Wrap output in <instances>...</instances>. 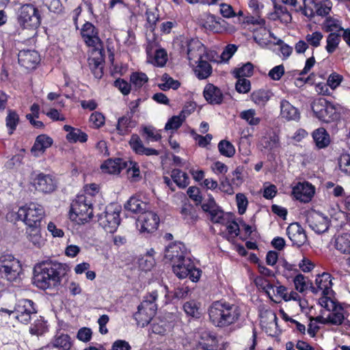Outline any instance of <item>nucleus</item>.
<instances>
[{"label":"nucleus","instance_id":"2f4dec72","mask_svg":"<svg viewBox=\"0 0 350 350\" xmlns=\"http://www.w3.org/2000/svg\"><path fill=\"white\" fill-rule=\"evenodd\" d=\"M146 53H147V62L153 64L154 66H158V67H162L163 66L167 59V55L166 51L163 49H157L154 55H152L151 54V51L149 49V48L146 49Z\"/></svg>","mask_w":350,"mask_h":350},{"label":"nucleus","instance_id":"ddd939ff","mask_svg":"<svg viewBox=\"0 0 350 350\" xmlns=\"http://www.w3.org/2000/svg\"><path fill=\"white\" fill-rule=\"evenodd\" d=\"M159 221L160 219L158 215L155 212L147 209L139 215L136 225L141 234H150L157 229Z\"/></svg>","mask_w":350,"mask_h":350},{"label":"nucleus","instance_id":"49530a36","mask_svg":"<svg viewBox=\"0 0 350 350\" xmlns=\"http://www.w3.org/2000/svg\"><path fill=\"white\" fill-rule=\"evenodd\" d=\"M239 117L250 126H257L261 120L260 118L256 116V111L254 109L242 111Z\"/></svg>","mask_w":350,"mask_h":350},{"label":"nucleus","instance_id":"774afa93","mask_svg":"<svg viewBox=\"0 0 350 350\" xmlns=\"http://www.w3.org/2000/svg\"><path fill=\"white\" fill-rule=\"evenodd\" d=\"M339 167L343 173L350 176V154H343L340 157Z\"/></svg>","mask_w":350,"mask_h":350},{"label":"nucleus","instance_id":"ea45409f","mask_svg":"<svg viewBox=\"0 0 350 350\" xmlns=\"http://www.w3.org/2000/svg\"><path fill=\"white\" fill-rule=\"evenodd\" d=\"M336 249L344 254H350V234L343 233L338 235L335 241Z\"/></svg>","mask_w":350,"mask_h":350},{"label":"nucleus","instance_id":"37998d69","mask_svg":"<svg viewBox=\"0 0 350 350\" xmlns=\"http://www.w3.org/2000/svg\"><path fill=\"white\" fill-rule=\"evenodd\" d=\"M198 65L194 69L197 77L200 79H204L208 77L212 72V68L210 64L203 59L197 62Z\"/></svg>","mask_w":350,"mask_h":350},{"label":"nucleus","instance_id":"680f3d73","mask_svg":"<svg viewBox=\"0 0 350 350\" xmlns=\"http://www.w3.org/2000/svg\"><path fill=\"white\" fill-rule=\"evenodd\" d=\"M254 283L257 287L261 288L269 295L271 294V291L273 292V285L269 282L262 276H258L254 279Z\"/></svg>","mask_w":350,"mask_h":350},{"label":"nucleus","instance_id":"c756f323","mask_svg":"<svg viewBox=\"0 0 350 350\" xmlns=\"http://www.w3.org/2000/svg\"><path fill=\"white\" fill-rule=\"evenodd\" d=\"M129 144L133 150L138 154L152 156L159 155V152L156 149L145 147L137 135H133L131 136Z\"/></svg>","mask_w":350,"mask_h":350},{"label":"nucleus","instance_id":"5701e85b","mask_svg":"<svg viewBox=\"0 0 350 350\" xmlns=\"http://www.w3.org/2000/svg\"><path fill=\"white\" fill-rule=\"evenodd\" d=\"M18 63L27 69H33L40 61L37 51L34 50H22L18 55Z\"/></svg>","mask_w":350,"mask_h":350},{"label":"nucleus","instance_id":"aec40b11","mask_svg":"<svg viewBox=\"0 0 350 350\" xmlns=\"http://www.w3.org/2000/svg\"><path fill=\"white\" fill-rule=\"evenodd\" d=\"M278 318L275 312L271 310L266 311L261 317L260 324L262 328L270 336H277L280 334L278 326Z\"/></svg>","mask_w":350,"mask_h":350},{"label":"nucleus","instance_id":"de8ad7c7","mask_svg":"<svg viewBox=\"0 0 350 350\" xmlns=\"http://www.w3.org/2000/svg\"><path fill=\"white\" fill-rule=\"evenodd\" d=\"M271 37H273V33L265 28H260V29L255 32L254 35V40L261 46H265L271 43Z\"/></svg>","mask_w":350,"mask_h":350},{"label":"nucleus","instance_id":"cd10ccee","mask_svg":"<svg viewBox=\"0 0 350 350\" xmlns=\"http://www.w3.org/2000/svg\"><path fill=\"white\" fill-rule=\"evenodd\" d=\"M203 95L205 100L212 105L221 104L224 98L221 90L211 83H208L204 87Z\"/></svg>","mask_w":350,"mask_h":350},{"label":"nucleus","instance_id":"473e14b6","mask_svg":"<svg viewBox=\"0 0 350 350\" xmlns=\"http://www.w3.org/2000/svg\"><path fill=\"white\" fill-rule=\"evenodd\" d=\"M64 129L68 133L66 139L70 143H76L77 142L84 143L88 140V135L79 129L69 125H64Z\"/></svg>","mask_w":350,"mask_h":350},{"label":"nucleus","instance_id":"20e7f679","mask_svg":"<svg viewBox=\"0 0 350 350\" xmlns=\"http://www.w3.org/2000/svg\"><path fill=\"white\" fill-rule=\"evenodd\" d=\"M92 204L91 195H78L71 204L70 219L77 224L88 222L93 217Z\"/></svg>","mask_w":350,"mask_h":350},{"label":"nucleus","instance_id":"3c124183","mask_svg":"<svg viewBox=\"0 0 350 350\" xmlns=\"http://www.w3.org/2000/svg\"><path fill=\"white\" fill-rule=\"evenodd\" d=\"M340 35L337 33H330L326 38V51L332 54L338 46L340 42Z\"/></svg>","mask_w":350,"mask_h":350},{"label":"nucleus","instance_id":"a18cd8bd","mask_svg":"<svg viewBox=\"0 0 350 350\" xmlns=\"http://www.w3.org/2000/svg\"><path fill=\"white\" fill-rule=\"evenodd\" d=\"M171 177L180 188H185L189 184V178L187 174L180 170H173L171 172Z\"/></svg>","mask_w":350,"mask_h":350},{"label":"nucleus","instance_id":"f257e3e1","mask_svg":"<svg viewBox=\"0 0 350 350\" xmlns=\"http://www.w3.org/2000/svg\"><path fill=\"white\" fill-rule=\"evenodd\" d=\"M65 275L64 265L44 260L35 265L33 283L38 288L46 290L57 286Z\"/></svg>","mask_w":350,"mask_h":350},{"label":"nucleus","instance_id":"6ab92c4d","mask_svg":"<svg viewBox=\"0 0 350 350\" xmlns=\"http://www.w3.org/2000/svg\"><path fill=\"white\" fill-rule=\"evenodd\" d=\"M307 222L310 228L317 234L326 232L329 225L328 217L316 211L312 212L308 215Z\"/></svg>","mask_w":350,"mask_h":350},{"label":"nucleus","instance_id":"c9c22d12","mask_svg":"<svg viewBox=\"0 0 350 350\" xmlns=\"http://www.w3.org/2000/svg\"><path fill=\"white\" fill-rule=\"evenodd\" d=\"M259 143L260 146L268 151H273L280 146L279 137L274 133L263 136Z\"/></svg>","mask_w":350,"mask_h":350},{"label":"nucleus","instance_id":"b1692460","mask_svg":"<svg viewBox=\"0 0 350 350\" xmlns=\"http://www.w3.org/2000/svg\"><path fill=\"white\" fill-rule=\"evenodd\" d=\"M315 284L317 287H314V292L315 293H321L323 296L329 297L332 293V276L328 273H323L319 275L315 280Z\"/></svg>","mask_w":350,"mask_h":350},{"label":"nucleus","instance_id":"9d476101","mask_svg":"<svg viewBox=\"0 0 350 350\" xmlns=\"http://www.w3.org/2000/svg\"><path fill=\"white\" fill-rule=\"evenodd\" d=\"M175 275L180 279L189 278L192 282H197L200 279L201 271L195 267L193 261L190 256L177 261L172 266Z\"/></svg>","mask_w":350,"mask_h":350},{"label":"nucleus","instance_id":"39448f33","mask_svg":"<svg viewBox=\"0 0 350 350\" xmlns=\"http://www.w3.org/2000/svg\"><path fill=\"white\" fill-rule=\"evenodd\" d=\"M157 297V291H153L144 297L142 302L138 306L134 318L139 326L144 327L151 321L157 308L155 303Z\"/></svg>","mask_w":350,"mask_h":350},{"label":"nucleus","instance_id":"79ce46f5","mask_svg":"<svg viewBox=\"0 0 350 350\" xmlns=\"http://www.w3.org/2000/svg\"><path fill=\"white\" fill-rule=\"evenodd\" d=\"M323 29L330 33H335L334 31H340L343 30L342 27V22L338 17L328 16L327 17L322 24Z\"/></svg>","mask_w":350,"mask_h":350},{"label":"nucleus","instance_id":"393cba45","mask_svg":"<svg viewBox=\"0 0 350 350\" xmlns=\"http://www.w3.org/2000/svg\"><path fill=\"white\" fill-rule=\"evenodd\" d=\"M273 6V11L267 14L268 18L271 21H280L283 23H288L291 21L292 17L287 9L282 5L278 4L276 0H271Z\"/></svg>","mask_w":350,"mask_h":350},{"label":"nucleus","instance_id":"58836bf2","mask_svg":"<svg viewBox=\"0 0 350 350\" xmlns=\"http://www.w3.org/2000/svg\"><path fill=\"white\" fill-rule=\"evenodd\" d=\"M135 126V123L132 121L131 116L127 114L118 118L116 130L118 133L121 135L127 134L132 128Z\"/></svg>","mask_w":350,"mask_h":350},{"label":"nucleus","instance_id":"f03ea898","mask_svg":"<svg viewBox=\"0 0 350 350\" xmlns=\"http://www.w3.org/2000/svg\"><path fill=\"white\" fill-rule=\"evenodd\" d=\"M208 317L215 327L226 328L238 322L241 309L237 305L225 301H216L208 308Z\"/></svg>","mask_w":350,"mask_h":350},{"label":"nucleus","instance_id":"6e6d98bb","mask_svg":"<svg viewBox=\"0 0 350 350\" xmlns=\"http://www.w3.org/2000/svg\"><path fill=\"white\" fill-rule=\"evenodd\" d=\"M220 20L213 14H207L204 26L207 30L218 32L220 29Z\"/></svg>","mask_w":350,"mask_h":350},{"label":"nucleus","instance_id":"dca6fc26","mask_svg":"<svg viewBox=\"0 0 350 350\" xmlns=\"http://www.w3.org/2000/svg\"><path fill=\"white\" fill-rule=\"evenodd\" d=\"M189 256V253L186 246L180 242L172 243L165 250L164 257L166 260L170 261L172 266L177 261Z\"/></svg>","mask_w":350,"mask_h":350},{"label":"nucleus","instance_id":"c85d7f7f","mask_svg":"<svg viewBox=\"0 0 350 350\" xmlns=\"http://www.w3.org/2000/svg\"><path fill=\"white\" fill-rule=\"evenodd\" d=\"M280 116L287 121L298 122L300 119L298 109L284 99L280 102Z\"/></svg>","mask_w":350,"mask_h":350},{"label":"nucleus","instance_id":"864d4df0","mask_svg":"<svg viewBox=\"0 0 350 350\" xmlns=\"http://www.w3.org/2000/svg\"><path fill=\"white\" fill-rule=\"evenodd\" d=\"M161 130H157L152 126H146L143 127V133L145 135L146 139L148 142L159 141L161 139Z\"/></svg>","mask_w":350,"mask_h":350},{"label":"nucleus","instance_id":"0e129e2a","mask_svg":"<svg viewBox=\"0 0 350 350\" xmlns=\"http://www.w3.org/2000/svg\"><path fill=\"white\" fill-rule=\"evenodd\" d=\"M306 278L301 274H297L293 279L295 289L299 293L304 292L308 288Z\"/></svg>","mask_w":350,"mask_h":350},{"label":"nucleus","instance_id":"72a5a7b5","mask_svg":"<svg viewBox=\"0 0 350 350\" xmlns=\"http://www.w3.org/2000/svg\"><path fill=\"white\" fill-rule=\"evenodd\" d=\"M124 208L128 211L139 215L147 209H150V206L147 203L135 197H131L125 204Z\"/></svg>","mask_w":350,"mask_h":350},{"label":"nucleus","instance_id":"9b49d317","mask_svg":"<svg viewBox=\"0 0 350 350\" xmlns=\"http://www.w3.org/2000/svg\"><path fill=\"white\" fill-rule=\"evenodd\" d=\"M2 311L8 314H13L14 317L21 323L27 324L31 315L36 313V309L34 307V303L30 299H21L16 304L14 310L2 309Z\"/></svg>","mask_w":350,"mask_h":350},{"label":"nucleus","instance_id":"e433bc0d","mask_svg":"<svg viewBox=\"0 0 350 350\" xmlns=\"http://www.w3.org/2000/svg\"><path fill=\"white\" fill-rule=\"evenodd\" d=\"M312 137L319 148L327 147L330 142L329 135L323 128H319L312 133Z\"/></svg>","mask_w":350,"mask_h":350},{"label":"nucleus","instance_id":"a878e982","mask_svg":"<svg viewBox=\"0 0 350 350\" xmlns=\"http://www.w3.org/2000/svg\"><path fill=\"white\" fill-rule=\"evenodd\" d=\"M53 143V139L49 135H40L36 137L31 152L34 157H40L44 153L47 148L52 146Z\"/></svg>","mask_w":350,"mask_h":350},{"label":"nucleus","instance_id":"bf43d9fd","mask_svg":"<svg viewBox=\"0 0 350 350\" xmlns=\"http://www.w3.org/2000/svg\"><path fill=\"white\" fill-rule=\"evenodd\" d=\"M183 309L187 314L193 317H197L200 314L199 304L194 300L186 302L183 305Z\"/></svg>","mask_w":350,"mask_h":350},{"label":"nucleus","instance_id":"8fccbe9b","mask_svg":"<svg viewBox=\"0 0 350 350\" xmlns=\"http://www.w3.org/2000/svg\"><path fill=\"white\" fill-rule=\"evenodd\" d=\"M52 343L53 347L62 350H69L72 346L70 336L63 334L57 335Z\"/></svg>","mask_w":350,"mask_h":350},{"label":"nucleus","instance_id":"0eeeda50","mask_svg":"<svg viewBox=\"0 0 350 350\" xmlns=\"http://www.w3.org/2000/svg\"><path fill=\"white\" fill-rule=\"evenodd\" d=\"M20 261L8 252H0V278L9 282L17 280L21 272Z\"/></svg>","mask_w":350,"mask_h":350},{"label":"nucleus","instance_id":"f8f14e48","mask_svg":"<svg viewBox=\"0 0 350 350\" xmlns=\"http://www.w3.org/2000/svg\"><path fill=\"white\" fill-rule=\"evenodd\" d=\"M312 109L316 117L322 122H330L338 118L334 105L324 98L315 100Z\"/></svg>","mask_w":350,"mask_h":350},{"label":"nucleus","instance_id":"4be33fe9","mask_svg":"<svg viewBox=\"0 0 350 350\" xmlns=\"http://www.w3.org/2000/svg\"><path fill=\"white\" fill-rule=\"evenodd\" d=\"M33 186L36 189L43 193H51L56 187V181L50 175L39 174L33 178Z\"/></svg>","mask_w":350,"mask_h":350},{"label":"nucleus","instance_id":"5fc2aeb1","mask_svg":"<svg viewBox=\"0 0 350 350\" xmlns=\"http://www.w3.org/2000/svg\"><path fill=\"white\" fill-rule=\"evenodd\" d=\"M253 70V65L251 63L247 62L243 65L241 67L235 69L233 71V75L235 78L250 77L252 75Z\"/></svg>","mask_w":350,"mask_h":350},{"label":"nucleus","instance_id":"e2e57ef3","mask_svg":"<svg viewBox=\"0 0 350 350\" xmlns=\"http://www.w3.org/2000/svg\"><path fill=\"white\" fill-rule=\"evenodd\" d=\"M237 81L235 84L236 90L241 94H246L251 90V83L250 80L246 78H237Z\"/></svg>","mask_w":350,"mask_h":350},{"label":"nucleus","instance_id":"7c9ffc66","mask_svg":"<svg viewBox=\"0 0 350 350\" xmlns=\"http://www.w3.org/2000/svg\"><path fill=\"white\" fill-rule=\"evenodd\" d=\"M172 327V321L167 320L166 317H159L154 319L151 325V329L153 333L163 336L170 332Z\"/></svg>","mask_w":350,"mask_h":350},{"label":"nucleus","instance_id":"412c9836","mask_svg":"<svg viewBox=\"0 0 350 350\" xmlns=\"http://www.w3.org/2000/svg\"><path fill=\"white\" fill-rule=\"evenodd\" d=\"M286 234L293 246L299 247L307 241L305 230L298 223L291 224L286 229Z\"/></svg>","mask_w":350,"mask_h":350},{"label":"nucleus","instance_id":"1a4fd4ad","mask_svg":"<svg viewBox=\"0 0 350 350\" xmlns=\"http://www.w3.org/2000/svg\"><path fill=\"white\" fill-rule=\"evenodd\" d=\"M319 304L329 312L327 315L329 324L339 325L345 320V310L330 297L323 296L319 299Z\"/></svg>","mask_w":350,"mask_h":350},{"label":"nucleus","instance_id":"338daca9","mask_svg":"<svg viewBox=\"0 0 350 350\" xmlns=\"http://www.w3.org/2000/svg\"><path fill=\"white\" fill-rule=\"evenodd\" d=\"M43 3L52 12L59 14L62 12V5L59 0H43Z\"/></svg>","mask_w":350,"mask_h":350},{"label":"nucleus","instance_id":"f3484780","mask_svg":"<svg viewBox=\"0 0 350 350\" xmlns=\"http://www.w3.org/2000/svg\"><path fill=\"white\" fill-rule=\"evenodd\" d=\"M314 193V187L308 182H299L292 188V196L293 198L304 203L311 201Z\"/></svg>","mask_w":350,"mask_h":350},{"label":"nucleus","instance_id":"052dcab7","mask_svg":"<svg viewBox=\"0 0 350 350\" xmlns=\"http://www.w3.org/2000/svg\"><path fill=\"white\" fill-rule=\"evenodd\" d=\"M323 38V33L320 31H314L311 33H308L306 36V41L308 44L317 48L320 46L321 41Z\"/></svg>","mask_w":350,"mask_h":350},{"label":"nucleus","instance_id":"c03bdc74","mask_svg":"<svg viewBox=\"0 0 350 350\" xmlns=\"http://www.w3.org/2000/svg\"><path fill=\"white\" fill-rule=\"evenodd\" d=\"M272 94L267 90H259L254 91L251 95L252 100L257 105L263 107L271 98Z\"/></svg>","mask_w":350,"mask_h":350},{"label":"nucleus","instance_id":"13d9d810","mask_svg":"<svg viewBox=\"0 0 350 350\" xmlns=\"http://www.w3.org/2000/svg\"><path fill=\"white\" fill-rule=\"evenodd\" d=\"M148 79L146 75L143 72H133L130 77L131 82L135 88L142 87Z\"/></svg>","mask_w":350,"mask_h":350},{"label":"nucleus","instance_id":"4c0bfd02","mask_svg":"<svg viewBox=\"0 0 350 350\" xmlns=\"http://www.w3.org/2000/svg\"><path fill=\"white\" fill-rule=\"evenodd\" d=\"M188 113L185 110H183L178 116H174L170 118L165 124V130L172 131V133L179 129L185 122Z\"/></svg>","mask_w":350,"mask_h":350},{"label":"nucleus","instance_id":"bb28decb","mask_svg":"<svg viewBox=\"0 0 350 350\" xmlns=\"http://www.w3.org/2000/svg\"><path fill=\"white\" fill-rule=\"evenodd\" d=\"M127 161L122 159H109L101 165V170L104 173L117 174H119L122 170L127 167Z\"/></svg>","mask_w":350,"mask_h":350},{"label":"nucleus","instance_id":"09e8293b","mask_svg":"<svg viewBox=\"0 0 350 350\" xmlns=\"http://www.w3.org/2000/svg\"><path fill=\"white\" fill-rule=\"evenodd\" d=\"M219 153L226 157L232 158L236 152L234 146L229 141L221 140L217 146Z\"/></svg>","mask_w":350,"mask_h":350},{"label":"nucleus","instance_id":"6e6552de","mask_svg":"<svg viewBox=\"0 0 350 350\" xmlns=\"http://www.w3.org/2000/svg\"><path fill=\"white\" fill-rule=\"evenodd\" d=\"M121 207L116 204H110L105 211L99 215L98 223L107 232L113 233L120 224V213Z\"/></svg>","mask_w":350,"mask_h":350},{"label":"nucleus","instance_id":"423d86ee","mask_svg":"<svg viewBox=\"0 0 350 350\" xmlns=\"http://www.w3.org/2000/svg\"><path fill=\"white\" fill-rule=\"evenodd\" d=\"M41 13L39 7L33 3H24L18 11V21L25 29H36L41 24Z\"/></svg>","mask_w":350,"mask_h":350},{"label":"nucleus","instance_id":"a211bd4d","mask_svg":"<svg viewBox=\"0 0 350 350\" xmlns=\"http://www.w3.org/2000/svg\"><path fill=\"white\" fill-rule=\"evenodd\" d=\"M198 345L204 350H217L218 340L216 336L206 329H200L195 334Z\"/></svg>","mask_w":350,"mask_h":350},{"label":"nucleus","instance_id":"603ef678","mask_svg":"<svg viewBox=\"0 0 350 350\" xmlns=\"http://www.w3.org/2000/svg\"><path fill=\"white\" fill-rule=\"evenodd\" d=\"M5 122L9 134H12L19 122V116L18 113L14 111L8 110V115L5 118Z\"/></svg>","mask_w":350,"mask_h":350},{"label":"nucleus","instance_id":"69168bd1","mask_svg":"<svg viewBox=\"0 0 350 350\" xmlns=\"http://www.w3.org/2000/svg\"><path fill=\"white\" fill-rule=\"evenodd\" d=\"M46 323L39 319L30 327L29 332L33 335H41L46 331Z\"/></svg>","mask_w":350,"mask_h":350},{"label":"nucleus","instance_id":"7ed1b4c3","mask_svg":"<svg viewBox=\"0 0 350 350\" xmlns=\"http://www.w3.org/2000/svg\"><path fill=\"white\" fill-rule=\"evenodd\" d=\"M45 215L43 206L38 203L30 202L9 211L6 218L11 222L23 221L27 227L40 226Z\"/></svg>","mask_w":350,"mask_h":350},{"label":"nucleus","instance_id":"4d7b16f0","mask_svg":"<svg viewBox=\"0 0 350 350\" xmlns=\"http://www.w3.org/2000/svg\"><path fill=\"white\" fill-rule=\"evenodd\" d=\"M180 214L183 219L189 224L193 223L197 217L193 208L190 204L183 205L180 210Z\"/></svg>","mask_w":350,"mask_h":350},{"label":"nucleus","instance_id":"2eb2a0df","mask_svg":"<svg viewBox=\"0 0 350 350\" xmlns=\"http://www.w3.org/2000/svg\"><path fill=\"white\" fill-rule=\"evenodd\" d=\"M81 34L88 46L92 47L93 50L100 53L102 42L98 36V30L92 23L90 22L84 23L81 30Z\"/></svg>","mask_w":350,"mask_h":350},{"label":"nucleus","instance_id":"a19ab883","mask_svg":"<svg viewBox=\"0 0 350 350\" xmlns=\"http://www.w3.org/2000/svg\"><path fill=\"white\" fill-rule=\"evenodd\" d=\"M310 1L318 16H327L332 10V3L330 0H310Z\"/></svg>","mask_w":350,"mask_h":350},{"label":"nucleus","instance_id":"f704fd0d","mask_svg":"<svg viewBox=\"0 0 350 350\" xmlns=\"http://www.w3.org/2000/svg\"><path fill=\"white\" fill-rule=\"evenodd\" d=\"M26 233L28 240L36 247H40L44 244V239L41 234L40 226L27 227Z\"/></svg>","mask_w":350,"mask_h":350},{"label":"nucleus","instance_id":"4468645a","mask_svg":"<svg viewBox=\"0 0 350 350\" xmlns=\"http://www.w3.org/2000/svg\"><path fill=\"white\" fill-rule=\"evenodd\" d=\"M182 52L187 54L190 64L197 63L198 60L203 59L206 55V48L203 44L197 39L182 41Z\"/></svg>","mask_w":350,"mask_h":350}]
</instances>
